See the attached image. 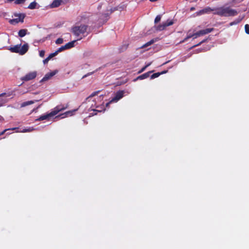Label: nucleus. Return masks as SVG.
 I'll return each mask as SVG.
<instances>
[{
    "mask_svg": "<svg viewBox=\"0 0 249 249\" xmlns=\"http://www.w3.org/2000/svg\"><path fill=\"white\" fill-rule=\"evenodd\" d=\"M29 49V46L27 43L24 44L22 46L20 45H17L13 47H11L9 50L13 53H18L21 55L25 54Z\"/></svg>",
    "mask_w": 249,
    "mask_h": 249,
    "instance_id": "7ed1b4c3",
    "label": "nucleus"
},
{
    "mask_svg": "<svg viewBox=\"0 0 249 249\" xmlns=\"http://www.w3.org/2000/svg\"><path fill=\"white\" fill-rule=\"evenodd\" d=\"M3 120V118L1 116H0V121H2Z\"/></svg>",
    "mask_w": 249,
    "mask_h": 249,
    "instance_id": "58836bf2",
    "label": "nucleus"
},
{
    "mask_svg": "<svg viewBox=\"0 0 249 249\" xmlns=\"http://www.w3.org/2000/svg\"><path fill=\"white\" fill-rule=\"evenodd\" d=\"M245 32L247 34H249V25L246 24L245 26Z\"/></svg>",
    "mask_w": 249,
    "mask_h": 249,
    "instance_id": "c85d7f7f",
    "label": "nucleus"
},
{
    "mask_svg": "<svg viewBox=\"0 0 249 249\" xmlns=\"http://www.w3.org/2000/svg\"><path fill=\"white\" fill-rule=\"evenodd\" d=\"M110 103H111V102H110V101L109 103H107V104H106V106H107H107H108V105H109Z\"/></svg>",
    "mask_w": 249,
    "mask_h": 249,
    "instance_id": "79ce46f5",
    "label": "nucleus"
},
{
    "mask_svg": "<svg viewBox=\"0 0 249 249\" xmlns=\"http://www.w3.org/2000/svg\"><path fill=\"white\" fill-rule=\"evenodd\" d=\"M214 15H218L221 17H233L238 14V12L231 9L230 7H220L215 8Z\"/></svg>",
    "mask_w": 249,
    "mask_h": 249,
    "instance_id": "f257e3e1",
    "label": "nucleus"
},
{
    "mask_svg": "<svg viewBox=\"0 0 249 249\" xmlns=\"http://www.w3.org/2000/svg\"><path fill=\"white\" fill-rule=\"evenodd\" d=\"M36 5V2H33L30 3V4L28 6V8L31 9H33L35 8Z\"/></svg>",
    "mask_w": 249,
    "mask_h": 249,
    "instance_id": "5701e85b",
    "label": "nucleus"
},
{
    "mask_svg": "<svg viewBox=\"0 0 249 249\" xmlns=\"http://www.w3.org/2000/svg\"><path fill=\"white\" fill-rule=\"evenodd\" d=\"M211 11L215 12V8H211V7H207L203 9H202L198 12H197L198 15H201L204 14L208 13Z\"/></svg>",
    "mask_w": 249,
    "mask_h": 249,
    "instance_id": "ddd939ff",
    "label": "nucleus"
},
{
    "mask_svg": "<svg viewBox=\"0 0 249 249\" xmlns=\"http://www.w3.org/2000/svg\"><path fill=\"white\" fill-rule=\"evenodd\" d=\"M9 38L6 36L0 38V50L6 47L9 44Z\"/></svg>",
    "mask_w": 249,
    "mask_h": 249,
    "instance_id": "9d476101",
    "label": "nucleus"
},
{
    "mask_svg": "<svg viewBox=\"0 0 249 249\" xmlns=\"http://www.w3.org/2000/svg\"><path fill=\"white\" fill-rule=\"evenodd\" d=\"M126 7V4L124 2L120 3L118 5L110 9V13L117 12H120L124 10Z\"/></svg>",
    "mask_w": 249,
    "mask_h": 249,
    "instance_id": "0eeeda50",
    "label": "nucleus"
},
{
    "mask_svg": "<svg viewBox=\"0 0 249 249\" xmlns=\"http://www.w3.org/2000/svg\"><path fill=\"white\" fill-rule=\"evenodd\" d=\"M8 130H9V129H4L3 131H2L1 133H0V136L3 135L4 134V133L6 132Z\"/></svg>",
    "mask_w": 249,
    "mask_h": 249,
    "instance_id": "c9c22d12",
    "label": "nucleus"
},
{
    "mask_svg": "<svg viewBox=\"0 0 249 249\" xmlns=\"http://www.w3.org/2000/svg\"><path fill=\"white\" fill-rule=\"evenodd\" d=\"M34 103V101H33L25 102L22 103L21 104V107H24L26 106H28V105L33 104Z\"/></svg>",
    "mask_w": 249,
    "mask_h": 249,
    "instance_id": "412c9836",
    "label": "nucleus"
},
{
    "mask_svg": "<svg viewBox=\"0 0 249 249\" xmlns=\"http://www.w3.org/2000/svg\"><path fill=\"white\" fill-rule=\"evenodd\" d=\"M65 107L60 108L59 107H56L50 113L46 115L41 116L39 118L36 119L37 121H42L46 119H48L49 117H53L55 115L57 114L60 111L63 110L65 109Z\"/></svg>",
    "mask_w": 249,
    "mask_h": 249,
    "instance_id": "20e7f679",
    "label": "nucleus"
},
{
    "mask_svg": "<svg viewBox=\"0 0 249 249\" xmlns=\"http://www.w3.org/2000/svg\"><path fill=\"white\" fill-rule=\"evenodd\" d=\"M160 75H161V73H160V72H157V73H153V74H152L151 75L150 79H154L155 78L159 77Z\"/></svg>",
    "mask_w": 249,
    "mask_h": 249,
    "instance_id": "4be33fe9",
    "label": "nucleus"
},
{
    "mask_svg": "<svg viewBox=\"0 0 249 249\" xmlns=\"http://www.w3.org/2000/svg\"><path fill=\"white\" fill-rule=\"evenodd\" d=\"M167 72V71H163L160 72V73H161V74H162L166 73Z\"/></svg>",
    "mask_w": 249,
    "mask_h": 249,
    "instance_id": "e433bc0d",
    "label": "nucleus"
},
{
    "mask_svg": "<svg viewBox=\"0 0 249 249\" xmlns=\"http://www.w3.org/2000/svg\"><path fill=\"white\" fill-rule=\"evenodd\" d=\"M140 78V76H138L137 79H134V81H136L137 79H138Z\"/></svg>",
    "mask_w": 249,
    "mask_h": 249,
    "instance_id": "37998d69",
    "label": "nucleus"
},
{
    "mask_svg": "<svg viewBox=\"0 0 249 249\" xmlns=\"http://www.w3.org/2000/svg\"><path fill=\"white\" fill-rule=\"evenodd\" d=\"M88 26L84 24L75 25L71 29V32L76 36H78L86 32Z\"/></svg>",
    "mask_w": 249,
    "mask_h": 249,
    "instance_id": "f03ea898",
    "label": "nucleus"
},
{
    "mask_svg": "<svg viewBox=\"0 0 249 249\" xmlns=\"http://www.w3.org/2000/svg\"><path fill=\"white\" fill-rule=\"evenodd\" d=\"M206 41V39H204L202 41H201V42H200L199 43H198L197 44H196L195 45H194L193 47H192V48H195L196 47H197V46H198L199 45H200L202 43H204Z\"/></svg>",
    "mask_w": 249,
    "mask_h": 249,
    "instance_id": "7c9ffc66",
    "label": "nucleus"
},
{
    "mask_svg": "<svg viewBox=\"0 0 249 249\" xmlns=\"http://www.w3.org/2000/svg\"><path fill=\"white\" fill-rule=\"evenodd\" d=\"M65 50H66L65 48V46H61L60 48H59L56 51H57V53H58L61 52Z\"/></svg>",
    "mask_w": 249,
    "mask_h": 249,
    "instance_id": "c756f323",
    "label": "nucleus"
},
{
    "mask_svg": "<svg viewBox=\"0 0 249 249\" xmlns=\"http://www.w3.org/2000/svg\"><path fill=\"white\" fill-rule=\"evenodd\" d=\"M150 65V64H149L147 65L146 66H145V67L141 68V72L143 71L146 69V67H148Z\"/></svg>",
    "mask_w": 249,
    "mask_h": 249,
    "instance_id": "72a5a7b5",
    "label": "nucleus"
},
{
    "mask_svg": "<svg viewBox=\"0 0 249 249\" xmlns=\"http://www.w3.org/2000/svg\"><path fill=\"white\" fill-rule=\"evenodd\" d=\"M50 60L49 58L48 57H47L45 59L43 60V63L46 64L48 62V61Z\"/></svg>",
    "mask_w": 249,
    "mask_h": 249,
    "instance_id": "f704fd0d",
    "label": "nucleus"
},
{
    "mask_svg": "<svg viewBox=\"0 0 249 249\" xmlns=\"http://www.w3.org/2000/svg\"><path fill=\"white\" fill-rule=\"evenodd\" d=\"M26 30L21 29L18 32V36L20 37H23L26 34Z\"/></svg>",
    "mask_w": 249,
    "mask_h": 249,
    "instance_id": "aec40b11",
    "label": "nucleus"
},
{
    "mask_svg": "<svg viewBox=\"0 0 249 249\" xmlns=\"http://www.w3.org/2000/svg\"><path fill=\"white\" fill-rule=\"evenodd\" d=\"M17 129V128H16V127H14V128H9V129H9V130H15V129Z\"/></svg>",
    "mask_w": 249,
    "mask_h": 249,
    "instance_id": "4c0bfd02",
    "label": "nucleus"
},
{
    "mask_svg": "<svg viewBox=\"0 0 249 249\" xmlns=\"http://www.w3.org/2000/svg\"><path fill=\"white\" fill-rule=\"evenodd\" d=\"M244 18V16L243 17L239 16L237 18L235 19L233 21L230 22V25L232 26V25H236V24L239 23L243 20Z\"/></svg>",
    "mask_w": 249,
    "mask_h": 249,
    "instance_id": "2eb2a0df",
    "label": "nucleus"
},
{
    "mask_svg": "<svg viewBox=\"0 0 249 249\" xmlns=\"http://www.w3.org/2000/svg\"><path fill=\"white\" fill-rule=\"evenodd\" d=\"M191 37H193V39H195L196 38V37L195 33L187 35V36L183 40L180 41V43H182L185 42L188 39H189Z\"/></svg>",
    "mask_w": 249,
    "mask_h": 249,
    "instance_id": "dca6fc26",
    "label": "nucleus"
},
{
    "mask_svg": "<svg viewBox=\"0 0 249 249\" xmlns=\"http://www.w3.org/2000/svg\"><path fill=\"white\" fill-rule=\"evenodd\" d=\"M95 95H96V92L94 93H92L91 95V96H94Z\"/></svg>",
    "mask_w": 249,
    "mask_h": 249,
    "instance_id": "ea45409f",
    "label": "nucleus"
},
{
    "mask_svg": "<svg viewBox=\"0 0 249 249\" xmlns=\"http://www.w3.org/2000/svg\"><path fill=\"white\" fill-rule=\"evenodd\" d=\"M58 72L57 70H54L52 72L47 73L44 77L41 79L40 82H43L48 81L53 76L55 75Z\"/></svg>",
    "mask_w": 249,
    "mask_h": 249,
    "instance_id": "9b49d317",
    "label": "nucleus"
},
{
    "mask_svg": "<svg viewBox=\"0 0 249 249\" xmlns=\"http://www.w3.org/2000/svg\"><path fill=\"white\" fill-rule=\"evenodd\" d=\"M33 130V128H29V129H23L22 131V132H30V131H32Z\"/></svg>",
    "mask_w": 249,
    "mask_h": 249,
    "instance_id": "473e14b6",
    "label": "nucleus"
},
{
    "mask_svg": "<svg viewBox=\"0 0 249 249\" xmlns=\"http://www.w3.org/2000/svg\"><path fill=\"white\" fill-rule=\"evenodd\" d=\"M62 2V0H54L49 6L51 8H56L60 6Z\"/></svg>",
    "mask_w": 249,
    "mask_h": 249,
    "instance_id": "4468645a",
    "label": "nucleus"
},
{
    "mask_svg": "<svg viewBox=\"0 0 249 249\" xmlns=\"http://www.w3.org/2000/svg\"><path fill=\"white\" fill-rule=\"evenodd\" d=\"M194 9H195V8H194V7H192V8H191V11H193V10H194Z\"/></svg>",
    "mask_w": 249,
    "mask_h": 249,
    "instance_id": "c03bdc74",
    "label": "nucleus"
},
{
    "mask_svg": "<svg viewBox=\"0 0 249 249\" xmlns=\"http://www.w3.org/2000/svg\"><path fill=\"white\" fill-rule=\"evenodd\" d=\"M214 30L213 28H207L206 29L200 30L196 33H195L196 37H197L198 36H200L206 34H208Z\"/></svg>",
    "mask_w": 249,
    "mask_h": 249,
    "instance_id": "6e6552de",
    "label": "nucleus"
},
{
    "mask_svg": "<svg viewBox=\"0 0 249 249\" xmlns=\"http://www.w3.org/2000/svg\"><path fill=\"white\" fill-rule=\"evenodd\" d=\"M44 55H45V51L43 50L41 51L39 53V55L41 57H44Z\"/></svg>",
    "mask_w": 249,
    "mask_h": 249,
    "instance_id": "2f4dec72",
    "label": "nucleus"
},
{
    "mask_svg": "<svg viewBox=\"0 0 249 249\" xmlns=\"http://www.w3.org/2000/svg\"><path fill=\"white\" fill-rule=\"evenodd\" d=\"M36 76V72L32 71L27 74L25 76L22 77L21 79L23 81H27L32 80Z\"/></svg>",
    "mask_w": 249,
    "mask_h": 249,
    "instance_id": "1a4fd4ad",
    "label": "nucleus"
},
{
    "mask_svg": "<svg viewBox=\"0 0 249 249\" xmlns=\"http://www.w3.org/2000/svg\"><path fill=\"white\" fill-rule=\"evenodd\" d=\"M14 16L17 18L10 20V22L11 24H14V23H17L19 22H23L25 15L24 14H15Z\"/></svg>",
    "mask_w": 249,
    "mask_h": 249,
    "instance_id": "423d86ee",
    "label": "nucleus"
},
{
    "mask_svg": "<svg viewBox=\"0 0 249 249\" xmlns=\"http://www.w3.org/2000/svg\"><path fill=\"white\" fill-rule=\"evenodd\" d=\"M77 110V109H74L72 111H67L64 114H66L67 115H72V112H74L75 111H76ZM62 115H64V114H63Z\"/></svg>",
    "mask_w": 249,
    "mask_h": 249,
    "instance_id": "bb28decb",
    "label": "nucleus"
},
{
    "mask_svg": "<svg viewBox=\"0 0 249 249\" xmlns=\"http://www.w3.org/2000/svg\"><path fill=\"white\" fill-rule=\"evenodd\" d=\"M26 0H16L15 1V3L16 4H22L25 2Z\"/></svg>",
    "mask_w": 249,
    "mask_h": 249,
    "instance_id": "a878e982",
    "label": "nucleus"
},
{
    "mask_svg": "<svg viewBox=\"0 0 249 249\" xmlns=\"http://www.w3.org/2000/svg\"><path fill=\"white\" fill-rule=\"evenodd\" d=\"M160 19H161V16L160 15L157 16V17H156L155 20H154L155 23H157L160 20Z\"/></svg>",
    "mask_w": 249,
    "mask_h": 249,
    "instance_id": "393cba45",
    "label": "nucleus"
},
{
    "mask_svg": "<svg viewBox=\"0 0 249 249\" xmlns=\"http://www.w3.org/2000/svg\"><path fill=\"white\" fill-rule=\"evenodd\" d=\"M63 42V39L62 38H58L55 41V43L57 44H62Z\"/></svg>",
    "mask_w": 249,
    "mask_h": 249,
    "instance_id": "cd10ccee",
    "label": "nucleus"
},
{
    "mask_svg": "<svg viewBox=\"0 0 249 249\" xmlns=\"http://www.w3.org/2000/svg\"><path fill=\"white\" fill-rule=\"evenodd\" d=\"M153 71H149L147 72H146L144 74H142L141 75V80L142 79H145V78H147V77H148L149 76H150V74Z\"/></svg>",
    "mask_w": 249,
    "mask_h": 249,
    "instance_id": "6ab92c4d",
    "label": "nucleus"
},
{
    "mask_svg": "<svg viewBox=\"0 0 249 249\" xmlns=\"http://www.w3.org/2000/svg\"><path fill=\"white\" fill-rule=\"evenodd\" d=\"M1 106V105L0 104V107Z\"/></svg>",
    "mask_w": 249,
    "mask_h": 249,
    "instance_id": "49530a36",
    "label": "nucleus"
},
{
    "mask_svg": "<svg viewBox=\"0 0 249 249\" xmlns=\"http://www.w3.org/2000/svg\"><path fill=\"white\" fill-rule=\"evenodd\" d=\"M155 42V40L154 39H151V40H150L149 41L147 42V43H145L144 44L142 45V46H141V49L142 48H146L147 47L152 45V44H153Z\"/></svg>",
    "mask_w": 249,
    "mask_h": 249,
    "instance_id": "a211bd4d",
    "label": "nucleus"
},
{
    "mask_svg": "<svg viewBox=\"0 0 249 249\" xmlns=\"http://www.w3.org/2000/svg\"><path fill=\"white\" fill-rule=\"evenodd\" d=\"M58 54L57 51H56L54 53H51L49 56L48 57L50 60L51 58L56 56Z\"/></svg>",
    "mask_w": 249,
    "mask_h": 249,
    "instance_id": "b1692460",
    "label": "nucleus"
},
{
    "mask_svg": "<svg viewBox=\"0 0 249 249\" xmlns=\"http://www.w3.org/2000/svg\"><path fill=\"white\" fill-rule=\"evenodd\" d=\"M86 75H84V76L83 77V78H84V77H86Z\"/></svg>",
    "mask_w": 249,
    "mask_h": 249,
    "instance_id": "a18cd8bd",
    "label": "nucleus"
},
{
    "mask_svg": "<svg viewBox=\"0 0 249 249\" xmlns=\"http://www.w3.org/2000/svg\"><path fill=\"white\" fill-rule=\"evenodd\" d=\"M124 93V90L118 91L116 93L115 97L110 101V102L118 101L123 97Z\"/></svg>",
    "mask_w": 249,
    "mask_h": 249,
    "instance_id": "f8f14e48",
    "label": "nucleus"
},
{
    "mask_svg": "<svg viewBox=\"0 0 249 249\" xmlns=\"http://www.w3.org/2000/svg\"><path fill=\"white\" fill-rule=\"evenodd\" d=\"M174 24L173 20H167L162 24H160L155 27V29L158 31H161L164 30L167 27L171 26Z\"/></svg>",
    "mask_w": 249,
    "mask_h": 249,
    "instance_id": "39448f33",
    "label": "nucleus"
},
{
    "mask_svg": "<svg viewBox=\"0 0 249 249\" xmlns=\"http://www.w3.org/2000/svg\"><path fill=\"white\" fill-rule=\"evenodd\" d=\"M75 42L76 40H74L65 44L64 46L65 47L66 49H68L73 47L74 45V43Z\"/></svg>",
    "mask_w": 249,
    "mask_h": 249,
    "instance_id": "f3484780",
    "label": "nucleus"
},
{
    "mask_svg": "<svg viewBox=\"0 0 249 249\" xmlns=\"http://www.w3.org/2000/svg\"><path fill=\"white\" fill-rule=\"evenodd\" d=\"M151 2H155L157 1V0H149Z\"/></svg>",
    "mask_w": 249,
    "mask_h": 249,
    "instance_id": "a19ab883",
    "label": "nucleus"
}]
</instances>
